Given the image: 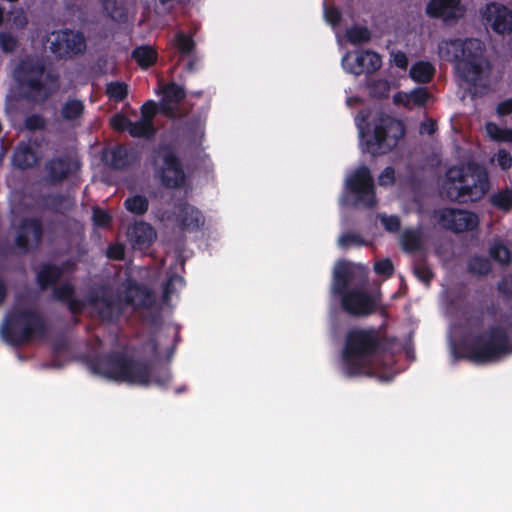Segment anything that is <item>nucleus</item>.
Listing matches in <instances>:
<instances>
[{
  "label": "nucleus",
  "mask_w": 512,
  "mask_h": 512,
  "mask_svg": "<svg viewBox=\"0 0 512 512\" xmlns=\"http://www.w3.org/2000/svg\"><path fill=\"white\" fill-rule=\"evenodd\" d=\"M162 94L161 110L165 114H170L174 111V107L171 104L178 105L186 97L184 87L175 82H169L164 85L162 88Z\"/></svg>",
  "instance_id": "obj_24"
},
{
  "label": "nucleus",
  "mask_w": 512,
  "mask_h": 512,
  "mask_svg": "<svg viewBox=\"0 0 512 512\" xmlns=\"http://www.w3.org/2000/svg\"><path fill=\"white\" fill-rule=\"evenodd\" d=\"M400 244L403 251L409 254L422 250L424 241L421 228H406L400 236Z\"/></svg>",
  "instance_id": "obj_28"
},
{
  "label": "nucleus",
  "mask_w": 512,
  "mask_h": 512,
  "mask_svg": "<svg viewBox=\"0 0 512 512\" xmlns=\"http://www.w3.org/2000/svg\"><path fill=\"white\" fill-rule=\"evenodd\" d=\"M435 74V67L427 61H418L414 63L409 71L412 80L420 84L429 83Z\"/></svg>",
  "instance_id": "obj_31"
},
{
  "label": "nucleus",
  "mask_w": 512,
  "mask_h": 512,
  "mask_svg": "<svg viewBox=\"0 0 512 512\" xmlns=\"http://www.w3.org/2000/svg\"><path fill=\"white\" fill-rule=\"evenodd\" d=\"M499 116H507L512 113V98L501 101L496 108Z\"/></svg>",
  "instance_id": "obj_62"
},
{
  "label": "nucleus",
  "mask_w": 512,
  "mask_h": 512,
  "mask_svg": "<svg viewBox=\"0 0 512 512\" xmlns=\"http://www.w3.org/2000/svg\"><path fill=\"white\" fill-rule=\"evenodd\" d=\"M346 186L348 191L355 196L357 203L366 208H374L377 205L374 180L366 165L359 166L347 178Z\"/></svg>",
  "instance_id": "obj_11"
},
{
  "label": "nucleus",
  "mask_w": 512,
  "mask_h": 512,
  "mask_svg": "<svg viewBox=\"0 0 512 512\" xmlns=\"http://www.w3.org/2000/svg\"><path fill=\"white\" fill-rule=\"evenodd\" d=\"M489 201L498 210L510 211L512 209V189L505 188L493 193Z\"/></svg>",
  "instance_id": "obj_37"
},
{
  "label": "nucleus",
  "mask_w": 512,
  "mask_h": 512,
  "mask_svg": "<svg viewBox=\"0 0 512 512\" xmlns=\"http://www.w3.org/2000/svg\"><path fill=\"white\" fill-rule=\"evenodd\" d=\"M438 55L441 60L455 63L457 73L465 82L475 84L482 78L487 61L480 40L443 39L438 44Z\"/></svg>",
  "instance_id": "obj_4"
},
{
  "label": "nucleus",
  "mask_w": 512,
  "mask_h": 512,
  "mask_svg": "<svg viewBox=\"0 0 512 512\" xmlns=\"http://www.w3.org/2000/svg\"><path fill=\"white\" fill-rule=\"evenodd\" d=\"M374 271L377 275L391 277L394 273V265L389 258L375 262Z\"/></svg>",
  "instance_id": "obj_48"
},
{
  "label": "nucleus",
  "mask_w": 512,
  "mask_h": 512,
  "mask_svg": "<svg viewBox=\"0 0 512 512\" xmlns=\"http://www.w3.org/2000/svg\"><path fill=\"white\" fill-rule=\"evenodd\" d=\"M380 220L384 229L391 233H396L401 228V221L397 215H381Z\"/></svg>",
  "instance_id": "obj_49"
},
{
  "label": "nucleus",
  "mask_w": 512,
  "mask_h": 512,
  "mask_svg": "<svg viewBox=\"0 0 512 512\" xmlns=\"http://www.w3.org/2000/svg\"><path fill=\"white\" fill-rule=\"evenodd\" d=\"M106 95L117 103L123 102L128 96V85L123 81H111L106 85Z\"/></svg>",
  "instance_id": "obj_39"
},
{
  "label": "nucleus",
  "mask_w": 512,
  "mask_h": 512,
  "mask_svg": "<svg viewBox=\"0 0 512 512\" xmlns=\"http://www.w3.org/2000/svg\"><path fill=\"white\" fill-rule=\"evenodd\" d=\"M393 63L396 67L405 70L408 67V57L404 52L398 51L393 54Z\"/></svg>",
  "instance_id": "obj_63"
},
{
  "label": "nucleus",
  "mask_w": 512,
  "mask_h": 512,
  "mask_svg": "<svg viewBox=\"0 0 512 512\" xmlns=\"http://www.w3.org/2000/svg\"><path fill=\"white\" fill-rule=\"evenodd\" d=\"M92 220L96 227L108 228L111 226L112 216L106 210L100 207H94Z\"/></svg>",
  "instance_id": "obj_45"
},
{
  "label": "nucleus",
  "mask_w": 512,
  "mask_h": 512,
  "mask_svg": "<svg viewBox=\"0 0 512 512\" xmlns=\"http://www.w3.org/2000/svg\"><path fill=\"white\" fill-rule=\"evenodd\" d=\"M125 209L137 216L144 215L149 209V201L146 196L135 194L124 200Z\"/></svg>",
  "instance_id": "obj_34"
},
{
  "label": "nucleus",
  "mask_w": 512,
  "mask_h": 512,
  "mask_svg": "<svg viewBox=\"0 0 512 512\" xmlns=\"http://www.w3.org/2000/svg\"><path fill=\"white\" fill-rule=\"evenodd\" d=\"M438 125L436 120L430 118L428 120L422 121L420 124V133L433 135L437 131Z\"/></svg>",
  "instance_id": "obj_60"
},
{
  "label": "nucleus",
  "mask_w": 512,
  "mask_h": 512,
  "mask_svg": "<svg viewBox=\"0 0 512 512\" xmlns=\"http://www.w3.org/2000/svg\"><path fill=\"white\" fill-rule=\"evenodd\" d=\"M49 49L57 59H67L83 53L86 41L83 33L71 29L53 31L49 38Z\"/></svg>",
  "instance_id": "obj_10"
},
{
  "label": "nucleus",
  "mask_w": 512,
  "mask_h": 512,
  "mask_svg": "<svg viewBox=\"0 0 512 512\" xmlns=\"http://www.w3.org/2000/svg\"><path fill=\"white\" fill-rule=\"evenodd\" d=\"M124 303L135 310H148L156 304V294L148 286L128 278L124 283Z\"/></svg>",
  "instance_id": "obj_17"
},
{
  "label": "nucleus",
  "mask_w": 512,
  "mask_h": 512,
  "mask_svg": "<svg viewBox=\"0 0 512 512\" xmlns=\"http://www.w3.org/2000/svg\"><path fill=\"white\" fill-rule=\"evenodd\" d=\"M38 161L35 150L26 143H20L14 150L12 162L21 170L32 168Z\"/></svg>",
  "instance_id": "obj_26"
},
{
  "label": "nucleus",
  "mask_w": 512,
  "mask_h": 512,
  "mask_svg": "<svg viewBox=\"0 0 512 512\" xmlns=\"http://www.w3.org/2000/svg\"><path fill=\"white\" fill-rule=\"evenodd\" d=\"M171 45L180 54L179 60L193 56L196 50V43L192 35L183 31L176 32Z\"/></svg>",
  "instance_id": "obj_30"
},
{
  "label": "nucleus",
  "mask_w": 512,
  "mask_h": 512,
  "mask_svg": "<svg viewBox=\"0 0 512 512\" xmlns=\"http://www.w3.org/2000/svg\"><path fill=\"white\" fill-rule=\"evenodd\" d=\"M67 198L61 193L46 194L41 197L42 206L52 212H59L65 209Z\"/></svg>",
  "instance_id": "obj_40"
},
{
  "label": "nucleus",
  "mask_w": 512,
  "mask_h": 512,
  "mask_svg": "<svg viewBox=\"0 0 512 512\" xmlns=\"http://www.w3.org/2000/svg\"><path fill=\"white\" fill-rule=\"evenodd\" d=\"M498 292L506 299H512V275L503 276L497 283Z\"/></svg>",
  "instance_id": "obj_50"
},
{
  "label": "nucleus",
  "mask_w": 512,
  "mask_h": 512,
  "mask_svg": "<svg viewBox=\"0 0 512 512\" xmlns=\"http://www.w3.org/2000/svg\"><path fill=\"white\" fill-rule=\"evenodd\" d=\"M149 162L165 188L179 189L184 186L186 174L175 144L160 141L152 148Z\"/></svg>",
  "instance_id": "obj_9"
},
{
  "label": "nucleus",
  "mask_w": 512,
  "mask_h": 512,
  "mask_svg": "<svg viewBox=\"0 0 512 512\" xmlns=\"http://www.w3.org/2000/svg\"><path fill=\"white\" fill-rule=\"evenodd\" d=\"M496 161L502 170H508L512 167V155L505 149H499L496 154Z\"/></svg>",
  "instance_id": "obj_55"
},
{
  "label": "nucleus",
  "mask_w": 512,
  "mask_h": 512,
  "mask_svg": "<svg viewBox=\"0 0 512 512\" xmlns=\"http://www.w3.org/2000/svg\"><path fill=\"white\" fill-rule=\"evenodd\" d=\"M349 58V54H346L343 57V67L347 72L357 76L363 73L372 74L379 70L382 65V59L380 55L371 50L358 52L353 63H349Z\"/></svg>",
  "instance_id": "obj_18"
},
{
  "label": "nucleus",
  "mask_w": 512,
  "mask_h": 512,
  "mask_svg": "<svg viewBox=\"0 0 512 512\" xmlns=\"http://www.w3.org/2000/svg\"><path fill=\"white\" fill-rule=\"evenodd\" d=\"M79 169V162L70 156H55L45 162L43 179L48 185L56 186L76 174Z\"/></svg>",
  "instance_id": "obj_15"
},
{
  "label": "nucleus",
  "mask_w": 512,
  "mask_h": 512,
  "mask_svg": "<svg viewBox=\"0 0 512 512\" xmlns=\"http://www.w3.org/2000/svg\"><path fill=\"white\" fill-rule=\"evenodd\" d=\"M15 73L23 97L35 103L46 101L53 92L50 84L56 85L58 81V77L47 72L38 61H21Z\"/></svg>",
  "instance_id": "obj_8"
},
{
  "label": "nucleus",
  "mask_w": 512,
  "mask_h": 512,
  "mask_svg": "<svg viewBox=\"0 0 512 512\" xmlns=\"http://www.w3.org/2000/svg\"><path fill=\"white\" fill-rule=\"evenodd\" d=\"M386 349V338L374 327L350 329L341 353L343 373L347 377L372 376V359Z\"/></svg>",
  "instance_id": "obj_2"
},
{
  "label": "nucleus",
  "mask_w": 512,
  "mask_h": 512,
  "mask_svg": "<svg viewBox=\"0 0 512 512\" xmlns=\"http://www.w3.org/2000/svg\"><path fill=\"white\" fill-rule=\"evenodd\" d=\"M324 16L326 21L332 26H338L342 20V13L337 7L325 6Z\"/></svg>",
  "instance_id": "obj_52"
},
{
  "label": "nucleus",
  "mask_w": 512,
  "mask_h": 512,
  "mask_svg": "<svg viewBox=\"0 0 512 512\" xmlns=\"http://www.w3.org/2000/svg\"><path fill=\"white\" fill-rule=\"evenodd\" d=\"M143 349L147 350L152 357L159 355V344L155 337L148 338L143 343Z\"/></svg>",
  "instance_id": "obj_59"
},
{
  "label": "nucleus",
  "mask_w": 512,
  "mask_h": 512,
  "mask_svg": "<svg viewBox=\"0 0 512 512\" xmlns=\"http://www.w3.org/2000/svg\"><path fill=\"white\" fill-rule=\"evenodd\" d=\"M486 20L491 22L493 31L500 35L512 32V11L503 5L491 3L487 7Z\"/></svg>",
  "instance_id": "obj_20"
},
{
  "label": "nucleus",
  "mask_w": 512,
  "mask_h": 512,
  "mask_svg": "<svg viewBox=\"0 0 512 512\" xmlns=\"http://www.w3.org/2000/svg\"><path fill=\"white\" fill-rule=\"evenodd\" d=\"M341 308L351 316H368L375 312L373 297L362 289H352L339 297Z\"/></svg>",
  "instance_id": "obj_16"
},
{
  "label": "nucleus",
  "mask_w": 512,
  "mask_h": 512,
  "mask_svg": "<svg viewBox=\"0 0 512 512\" xmlns=\"http://www.w3.org/2000/svg\"><path fill=\"white\" fill-rule=\"evenodd\" d=\"M128 133L134 138H152L156 129L153 125V122H149L141 117L140 120L136 122H131Z\"/></svg>",
  "instance_id": "obj_36"
},
{
  "label": "nucleus",
  "mask_w": 512,
  "mask_h": 512,
  "mask_svg": "<svg viewBox=\"0 0 512 512\" xmlns=\"http://www.w3.org/2000/svg\"><path fill=\"white\" fill-rule=\"evenodd\" d=\"M348 41L351 44L367 43L371 39L370 30L365 26H353L346 32Z\"/></svg>",
  "instance_id": "obj_41"
},
{
  "label": "nucleus",
  "mask_w": 512,
  "mask_h": 512,
  "mask_svg": "<svg viewBox=\"0 0 512 512\" xmlns=\"http://www.w3.org/2000/svg\"><path fill=\"white\" fill-rule=\"evenodd\" d=\"M131 120L123 113H116L110 118V126L117 132L129 131Z\"/></svg>",
  "instance_id": "obj_46"
},
{
  "label": "nucleus",
  "mask_w": 512,
  "mask_h": 512,
  "mask_svg": "<svg viewBox=\"0 0 512 512\" xmlns=\"http://www.w3.org/2000/svg\"><path fill=\"white\" fill-rule=\"evenodd\" d=\"M339 244L343 247H348L350 245H363L364 239L355 233H345L339 238Z\"/></svg>",
  "instance_id": "obj_56"
},
{
  "label": "nucleus",
  "mask_w": 512,
  "mask_h": 512,
  "mask_svg": "<svg viewBox=\"0 0 512 512\" xmlns=\"http://www.w3.org/2000/svg\"><path fill=\"white\" fill-rule=\"evenodd\" d=\"M485 128H486L487 134L489 135V137L492 140L500 142L501 133L503 130L502 127H500L498 124H496L494 122H488V123H486Z\"/></svg>",
  "instance_id": "obj_58"
},
{
  "label": "nucleus",
  "mask_w": 512,
  "mask_h": 512,
  "mask_svg": "<svg viewBox=\"0 0 512 512\" xmlns=\"http://www.w3.org/2000/svg\"><path fill=\"white\" fill-rule=\"evenodd\" d=\"M84 361L93 374L117 382L143 386H148L151 382H154L159 386H166L171 380L169 372L153 377L150 360L135 359L124 351L88 355Z\"/></svg>",
  "instance_id": "obj_1"
},
{
  "label": "nucleus",
  "mask_w": 512,
  "mask_h": 512,
  "mask_svg": "<svg viewBox=\"0 0 512 512\" xmlns=\"http://www.w3.org/2000/svg\"><path fill=\"white\" fill-rule=\"evenodd\" d=\"M3 340L14 347L28 344L34 339H43L48 326L43 315L33 308L13 307L1 325Z\"/></svg>",
  "instance_id": "obj_7"
},
{
  "label": "nucleus",
  "mask_w": 512,
  "mask_h": 512,
  "mask_svg": "<svg viewBox=\"0 0 512 512\" xmlns=\"http://www.w3.org/2000/svg\"><path fill=\"white\" fill-rule=\"evenodd\" d=\"M468 270L473 275L487 276L492 271V265L487 257L475 255L468 261Z\"/></svg>",
  "instance_id": "obj_38"
},
{
  "label": "nucleus",
  "mask_w": 512,
  "mask_h": 512,
  "mask_svg": "<svg viewBox=\"0 0 512 512\" xmlns=\"http://www.w3.org/2000/svg\"><path fill=\"white\" fill-rule=\"evenodd\" d=\"M89 306L104 323H117L124 314L126 304L124 298L109 292L91 295Z\"/></svg>",
  "instance_id": "obj_13"
},
{
  "label": "nucleus",
  "mask_w": 512,
  "mask_h": 512,
  "mask_svg": "<svg viewBox=\"0 0 512 512\" xmlns=\"http://www.w3.org/2000/svg\"><path fill=\"white\" fill-rule=\"evenodd\" d=\"M205 122V115H193L184 122L182 126V135L190 142H195L197 138H201L204 135Z\"/></svg>",
  "instance_id": "obj_29"
},
{
  "label": "nucleus",
  "mask_w": 512,
  "mask_h": 512,
  "mask_svg": "<svg viewBox=\"0 0 512 512\" xmlns=\"http://www.w3.org/2000/svg\"><path fill=\"white\" fill-rule=\"evenodd\" d=\"M183 277L177 274H171L163 285V300L166 302L170 296L175 292V283H183Z\"/></svg>",
  "instance_id": "obj_47"
},
{
  "label": "nucleus",
  "mask_w": 512,
  "mask_h": 512,
  "mask_svg": "<svg viewBox=\"0 0 512 512\" xmlns=\"http://www.w3.org/2000/svg\"><path fill=\"white\" fill-rule=\"evenodd\" d=\"M362 111L355 118L364 150L374 157L393 151L406 134L405 123L391 115L380 112L371 122Z\"/></svg>",
  "instance_id": "obj_3"
},
{
  "label": "nucleus",
  "mask_w": 512,
  "mask_h": 512,
  "mask_svg": "<svg viewBox=\"0 0 512 512\" xmlns=\"http://www.w3.org/2000/svg\"><path fill=\"white\" fill-rule=\"evenodd\" d=\"M176 220L181 230L196 232L205 223L202 212L188 202H180L175 205Z\"/></svg>",
  "instance_id": "obj_19"
},
{
  "label": "nucleus",
  "mask_w": 512,
  "mask_h": 512,
  "mask_svg": "<svg viewBox=\"0 0 512 512\" xmlns=\"http://www.w3.org/2000/svg\"><path fill=\"white\" fill-rule=\"evenodd\" d=\"M75 294V288L74 286L69 283L65 282L59 286H54L52 288V296L55 300L66 303L67 301L72 299V296Z\"/></svg>",
  "instance_id": "obj_42"
},
{
  "label": "nucleus",
  "mask_w": 512,
  "mask_h": 512,
  "mask_svg": "<svg viewBox=\"0 0 512 512\" xmlns=\"http://www.w3.org/2000/svg\"><path fill=\"white\" fill-rule=\"evenodd\" d=\"M132 162V152L125 145H117L111 150L110 166L113 169L124 170Z\"/></svg>",
  "instance_id": "obj_32"
},
{
  "label": "nucleus",
  "mask_w": 512,
  "mask_h": 512,
  "mask_svg": "<svg viewBox=\"0 0 512 512\" xmlns=\"http://www.w3.org/2000/svg\"><path fill=\"white\" fill-rule=\"evenodd\" d=\"M429 92L424 87H417L409 93L399 91L394 94L393 102L395 105H403L406 108L423 107L429 99Z\"/></svg>",
  "instance_id": "obj_23"
},
{
  "label": "nucleus",
  "mask_w": 512,
  "mask_h": 512,
  "mask_svg": "<svg viewBox=\"0 0 512 512\" xmlns=\"http://www.w3.org/2000/svg\"><path fill=\"white\" fill-rule=\"evenodd\" d=\"M490 256L493 260L500 264H509L511 254L509 249L503 244H496L490 248Z\"/></svg>",
  "instance_id": "obj_43"
},
{
  "label": "nucleus",
  "mask_w": 512,
  "mask_h": 512,
  "mask_svg": "<svg viewBox=\"0 0 512 512\" xmlns=\"http://www.w3.org/2000/svg\"><path fill=\"white\" fill-rule=\"evenodd\" d=\"M459 0H430L426 6V13L432 18H443L445 20L454 18V9Z\"/></svg>",
  "instance_id": "obj_25"
},
{
  "label": "nucleus",
  "mask_w": 512,
  "mask_h": 512,
  "mask_svg": "<svg viewBox=\"0 0 512 512\" xmlns=\"http://www.w3.org/2000/svg\"><path fill=\"white\" fill-rule=\"evenodd\" d=\"M130 237L140 248H148L156 238V231L149 223L141 221L133 226Z\"/></svg>",
  "instance_id": "obj_27"
},
{
  "label": "nucleus",
  "mask_w": 512,
  "mask_h": 512,
  "mask_svg": "<svg viewBox=\"0 0 512 512\" xmlns=\"http://www.w3.org/2000/svg\"><path fill=\"white\" fill-rule=\"evenodd\" d=\"M132 58L141 68L148 69L156 63L157 52L151 46H140L132 51Z\"/></svg>",
  "instance_id": "obj_33"
},
{
  "label": "nucleus",
  "mask_w": 512,
  "mask_h": 512,
  "mask_svg": "<svg viewBox=\"0 0 512 512\" xmlns=\"http://www.w3.org/2000/svg\"><path fill=\"white\" fill-rule=\"evenodd\" d=\"M380 186H391L395 183V170L392 166H387L378 177Z\"/></svg>",
  "instance_id": "obj_54"
},
{
  "label": "nucleus",
  "mask_w": 512,
  "mask_h": 512,
  "mask_svg": "<svg viewBox=\"0 0 512 512\" xmlns=\"http://www.w3.org/2000/svg\"><path fill=\"white\" fill-rule=\"evenodd\" d=\"M353 279V271L349 263L345 261L338 262L333 271L331 293L334 297H339L345 292L351 290L350 283Z\"/></svg>",
  "instance_id": "obj_22"
},
{
  "label": "nucleus",
  "mask_w": 512,
  "mask_h": 512,
  "mask_svg": "<svg viewBox=\"0 0 512 512\" xmlns=\"http://www.w3.org/2000/svg\"><path fill=\"white\" fill-rule=\"evenodd\" d=\"M489 189L488 172L477 164L448 169L442 185V193L445 197L460 204L481 200Z\"/></svg>",
  "instance_id": "obj_6"
},
{
  "label": "nucleus",
  "mask_w": 512,
  "mask_h": 512,
  "mask_svg": "<svg viewBox=\"0 0 512 512\" xmlns=\"http://www.w3.org/2000/svg\"><path fill=\"white\" fill-rule=\"evenodd\" d=\"M107 256L113 260H122L124 258V248L122 245H111L107 249Z\"/></svg>",
  "instance_id": "obj_61"
},
{
  "label": "nucleus",
  "mask_w": 512,
  "mask_h": 512,
  "mask_svg": "<svg viewBox=\"0 0 512 512\" xmlns=\"http://www.w3.org/2000/svg\"><path fill=\"white\" fill-rule=\"evenodd\" d=\"M454 354L475 363H492L512 354V342L504 327L492 325L456 345Z\"/></svg>",
  "instance_id": "obj_5"
},
{
  "label": "nucleus",
  "mask_w": 512,
  "mask_h": 512,
  "mask_svg": "<svg viewBox=\"0 0 512 512\" xmlns=\"http://www.w3.org/2000/svg\"><path fill=\"white\" fill-rule=\"evenodd\" d=\"M157 112L158 107L154 100L146 101L141 107V117L149 122H153L152 120Z\"/></svg>",
  "instance_id": "obj_53"
},
{
  "label": "nucleus",
  "mask_w": 512,
  "mask_h": 512,
  "mask_svg": "<svg viewBox=\"0 0 512 512\" xmlns=\"http://www.w3.org/2000/svg\"><path fill=\"white\" fill-rule=\"evenodd\" d=\"M414 275L423 283L429 284L433 279L432 270L425 264L419 263L414 266Z\"/></svg>",
  "instance_id": "obj_51"
},
{
  "label": "nucleus",
  "mask_w": 512,
  "mask_h": 512,
  "mask_svg": "<svg viewBox=\"0 0 512 512\" xmlns=\"http://www.w3.org/2000/svg\"><path fill=\"white\" fill-rule=\"evenodd\" d=\"M64 265L44 262L38 266L36 271V283L41 291L53 288L64 274Z\"/></svg>",
  "instance_id": "obj_21"
},
{
  "label": "nucleus",
  "mask_w": 512,
  "mask_h": 512,
  "mask_svg": "<svg viewBox=\"0 0 512 512\" xmlns=\"http://www.w3.org/2000/svg\"><path fill=\"white\" fill-rule=\"evenodd\" d=\"M66 304L68 305V309L72 313L80 312L83 308V304L80 300L76 299L74 296H72V299L67 301Z\"/></svg>",
  "instance_id": "obj_64"
},
{
  "label": "nucleus",
  "mask_w": 512,
  "mask_h": 512,
  "mask_svg": "<svg viewBox=\"0 0 512 512\" xmlns=\"http://www.w3.org/2000/svg\"><path fill=\"white\" fill-rule=\"evenodd\" d=\"M43 236L42 220L37 217H25L21 219L17 227L14 244L19 253L25 255L40 247Z\"/></svg>",
  "instance_id": "obj_12"
},
{
  "label": "nucleus",
  "mask_w": 512,
  "mask_h": 512,
  "mask_svg": "<svg viewBox=\"0 0 512 512\" xmlns=\"http://www.w3.org/2000/svg\"><path fill=\"white\" fill-rule=\"evenodd\" d=\"M0 45L4 52H12L17 46V40L8 33H1Z\"/></svg>",
  "instance_id": "obj_57"
},
{
  "label": "nucleus",
  "mask_w": 512,
  "mask_h": 512,
  "mask_svg": "<svg viewBox=\"0 0 512 512\" xmlns=\"http://www.w3.org/2000/svg\"><path fill=\"white\" fill-rule=\"evenodd\" d=\"M46 119L40 114H31L24 120V128L29 132L44 130Z\"/></svg>",
  "instance_id": "obj_44"
},
{
  "label": "nucleus",
  "mask_w": 512,
  "mask_h": 512,
  "mask_svg": "<svg viewBox=\"0 0 512 512\" xmlns=\"http://www.w3.org/2000/svg\"><path fill=\"white\" fill-rule=\"evenodd\" d=\"M438 224L455 233L472 231L478 226L476 213L456 208L444 207L436 212Z\"/></svg>",
  "instance_id": "obj_14"
},
{
  "label": "nucleus",
  "mask_w": 512,
  "mask_h": 512,
  "mask_svg": "<svg viewBox=\"0 0 512 512\" xmlns=\"http://www.w3.org/2000/svg\"><path fill=\"white\" fill-rule=\"evenodd\" d=\"M84 103L79 99H68L61 108V116L66 121H74L82 117Z\"/></svg>",
  "instance_id": "obj_35"
}]
</instances>
